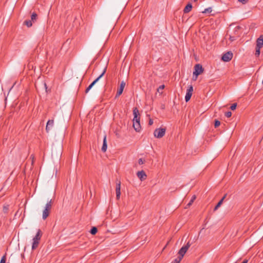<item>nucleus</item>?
<instances>
[{
    "mask_svg": "<svg viewBox=\"0 0 263 263\" xmlns=\"http://www.w3.org/2000/svg\"><path fill=\"white\" fill-rule=\"evenodd\" d=\"M52 206V200L50 199L49 201H48L45 207L44 210L43 211V219H45L48 216L49 214V211L51 209Z\"/></svg>",
    "mask_w": 263,
    "mask_h": 263,
    "instance_id": "1",
    "label": "nucleus"
},
{
    "mask_svg": "<svg viewBox=\"0 0 263 263\" xmlns=\"http://www.w3.org/2000/svg\"><path fill=\"white\" fill-rule=\"evenodd\" d=\"M165 131V128H157L154 132V137L157 138H161L164 136Z\"/></svg>",
    "mask_w": 263,
    "mask_h": 263,
    "instance_id": "2",
    "label": "nucleus"
},
{
    "mask_svg": "<svg viewBox=\"0 0 263 263\" xmlns=\"http://www.w3.org/2000/svg\"><path fill=\"white\" fill-rule=\"evenodd\" d=\"M203 69L201 65L199 64H196L194 66V71H193L194 76L197 77L199 74L202 73Z\"/></svg>",
    "mask_w": 263,
    "mask_h": 263,
    "instance_id": "3",
    "label": "nucleus"
},
{
    "mask_svg": "<svg viewBox=\"0 0 263 263\" xmlns=\"http://www.w3.org/2000/svg\"><path fill=\"white\" fill-rule=\"evenodd\" d=\"M191 244L189 241L184 246H183L179 251L178 254L181 256V257H183L189 248L190 247Z\"/></svg>",
    "mask_w": 263,
    "mask_h": 263,
    "instance_id": "4",
    "label": "nucleus"
},
{
    "mask_svg": "<svg viewBox=\"0 0 263 263\" xmlns=\"http://www.w3.org/2000/svg\"><path fill=\"white\" fill-rule=\"evenodd\" d=\"M233 58V53L231 51H228L226 53H224L223 55L221 57V60L224 62H229Z\"/></svg>",
    "mask_w": 263,
    "mask_h": 263,
    "instance_id": "5",
    "label": "nucleus"
},
{
    "mask_svg": "<svg viewBox=\"0 0 263 263\" xmlns=\"http://www.w3.org/2000/svg\"><path fill=\"white\" fill-rule=\"evenodd\" d=\"M193 91V87L192 85H190L187 89V92L185 96V100L186 102H188L190 100L192 95Z\"/></svg>",
    "mask_w": 263,
    "mask_h": 263,
    "instance_id": "6",
    "label": "nucleus"
},
{
    "mask_svg": "<svg viewBox=\"0 0 263 263\" xmlns=\"http://www.w3.org/2000/svg\"><path fill=\"white\" fill-rule=\"evenodd\" d=\"M107 67H106L102 73L95 80L88 86L89 88H91L93 86L104 76L105 73L106 72Z\"/></svg>",
    "mask_w": 263,
    "mask_h": 263,
    "instance_id": "7",
    "label": "nucleus"
},
{
    "mask_svg": "<svg viewBox=\"0 0 263 263\" xmlns=\"http://www.w3.org/2000/svg\"><path fill=\"white\" fill-rule=\"evenodd\" d=\"M125 86V83L124 81H122L120 83L119 88L118 89L117 94H116V97L120 96L122 93Z\"/></svg>",
    "mask_w": 263,
    "mask_h": 263,
    "instance_id": "8",
    "label": "nucleus"
},
{
    "mask_svg": "<svg viewBox=\"0 0 263 263\" xmlns=\"http://www.w3.org/2000/svg\"><path fill=\"white\" fill-rule=\"evenodd\" d=\"M137 177L142 181L146 178V174L143 171H138L137 173Z\"/></svg>",
    "mask_w": 263,
    "mask_h": 263,
    "instance_id": "9",
    "label": "nucleus"
},
{
    "mask_svg": "<svg viewBox=\"0 0 263 263\" xmlns=\"http://www.w3.org/2000/svg\"><path fill=\"white\" fill-rule=\"evenodd\" d=\"M121 182L119 181L118 183L116 184V197L118 200L120 197L121 195Z\"/></svg>",
    "mask_w": 263,
    "mask_h": 263,
    "instance_id": "10",
    "label": "nucleus"
},
{
    "mask_svg": "<svg viewBox=\"0 0 263 263\" xmlns=\"http://www.w3.org/2000/svg\"><path fill=\"white\" fill-rule=\"evenodd\" d=\"M256 47L261 48L263 47V35H260L256 40Z\"/></svg>",
    "mask_w": 263,
    "mask_h": 263,
    "instance_id": "11",
    "label": "nucleus"
},
{
    "mask_svg": "<svg viewBox=\"0 0 263 263\" xmlns=\"http://www.w3.org/2000/svg\"><path fill=\"white\" fill-rule=\"evenodd\" d=\"M54 125V120H49L48 121L46 127V130L47 132H49L50 129H51Z\"/></svg>",
    "mask_w": 263,
    "mask_h": 263,
    "instance_id": "12",
    "label": "nucleus"
},
{
    "mask_svg": "<svg viewBox=\"0 0 263 263\" xmlns=\"http://www.w3.org/2000/svg\"><path fill=\"white\" fill-rule=\"evenodd\" d=\"M107 145L106 141V136L105 135L103 138V143L101 148V150L103 152H105L107 150Z\"/></svg>",
    "mask_w": 263,
    "mask_h": 263,
    "instance_id": "13",
    "label": "nucleus"
},
{
    "mask_svg": "<svg viewBox=\"0 0 263 263\" xmlns=\"http://www.w3.org/2000/svg\"><path fill=\"white\" fill-rule=\"evenodd\" d=\"M133 127L136 132H139L141 130V125L140 122H133Z\"/></svg>",
    "mask_w": 263,
    "mask_h": 263,
    "instance_id": "14",
    "label": "nucleus"
},
{
    "mask_svg": "<svg viewBox=\"0 0 263 263\" xmlns=\"http://www.w3.org/2000/svg\"><path fill=\"white\" fill-rule=\"evenodd\" d=\"M192 8V4L191 3H189L184 8L183 11L184 13H188L191 10Z\"/></svg>",
    "mask_w": 263,
    "mask_h": 263,
    "instance_id": "15",
    "label": "nucleus"
},
{
    "mask_svg": "<svg viewBox=\"0 0 263 263\" xmlns=\"http://www.w3.org/2000/svg\"><path fill=\"white\" fill-rule=\"evenodd\" d=\"M39 243V240L33 239V243H32V250L35 249L37 247Z\"/></svg>",
    "mask_w": 263,
    "mask_h": 263,
    "instance_id": "16",
    "label": "nucleus"
},
{
    "mask_svg": "<svg viewBox=\"0 0 263 263\" xmlns=\"http://www.w3.org/2000/svg\"><path fill=\"white\" fill-rule=\"evenodd\" d=\"M226 196V195H225L220 200V201L218 202V203L216 204V206H215V211L218 208H219L220 206V205H221V204L223 202V201L224 200V199L225 198Z\"/></svg>",
    "mask_w": 263,
    "mask_h": 263,
    "instance_id": "17",
    "label": "nucleus"
},
{
    "mask_svg": "<svg viewBox=\"0 0 263 263\" xmlns=\"http://www.w3.org/2000/svg\"><path fill=\"white\" fill-rule=\"evenodd\" d=\"M134 118H136L137 117L140 116L139 110L137 108L135 107L133 109Z\"/></svg>",
    "mask_w": 263,
    "mask_h": 263,
    "instance_id": "18",
    "label": "nucleus"
},
{
    "mask_svg": "<svg viewBox=\"0 0 263 263\" xmlns=\"http://www.w3.org/2000/svg\"><path fill=\"white\" fill-rule=\"evenodd\" d=\"M196 198V197L195 195L193 196L191 199L190 200V202L186 205L185 208H187L190 207L192 204V203L195 200Z\"/></svg>",
    "mask_w": 263,
    "mask_h": 263,
    "instance_id": "19",
    "label": "nucleus"
},
{
    "mask_svg": "<svg viewBox=\"0 0 263 263\" xmlns=\"http://www.w3.org/2000/svg\"><path fill=\"white\" fill-rule=\"evenodd\" d=\"M41 231L40 230H39L36 235L33 239L40 240L41 239Z\"/></svg>",
    "mask_w": 263,
    "mask_h": 263,
    "instance_id": "20",
    "label": "nucleus"
},
{
    "mask_svg": "<svg viewBox=\"0 0 263 263\" xmlns=\"http://www.w3.org/2000/svg\"><path fill=\"white\" fill-rule=\"evenodd\" d=\"M212 11H213L212 8L209 7L208 8L205 9L202 12L203 13H205V14H209V13H211L212 12Z\"/></svg>",
    "mask_w": 263,
    "mask_h": 263,
    "instance_id": "21",
    "label": "nucleus"
},
{
    "mask_svg": "<svg viewBox=\"0 0 263 263\" xmlns=\"http://www.w3.org/2000/svg\"><path fill=\"white\" fill-rule=\"evenodd\" d=\"M24 24H25L28 27H30L32 25V21L26 20L24 22Z\"/></svg>",
    "mask_w": 263,
    "mask_h": 263,
    "instance_id": "22",
    "label": "nucleus"
},
{
    "mask_svg": "<svg viewBox=\"0 0 263 263\" xmlns=\"http://www.w3.org/2000/svg\"><path fill=\"white\" fill-rule=\"evenodd\" d=\"M37 18V14L35 13H33L31 16V20L32 22H34Z\"/></svg>",
    "mask_w": 263,
    "mask_h": 263,
    "instance_id": "23",
    "label": "nucleus"
},
{
    "mask_svg": "<svg viewBox=\"0 0 263 263\" xmlns=\"http://www.w3.org/2000/svg\"><path fill=\"white\" fill-rule=\"evenodd\" d=\"M261 48H258V47H256L255 48V56L256 57H259V55H260V50Z\"/></svg>",
    "mask_w": 263,
    "mask_h": 263,
    "instance_id": "24",
    "label": "nucleus"
},
{
    "mask_svg": "<svg viewBox=\"0 0 263 263\" xmlns=\"http://www.w3.org/2000/svg\"><path fill=\"white\" fill-rule=\"evenodd\" d=\"M97 229L96 227H93L90 230V233L92 235L96 234L97 233Z\"/></svg>",
    "mask_w": 263,
    "mask_h": 263,
    "instance_id": "25",
    "label": "nucleus"
},
{
    "mask_svg": "<svg viewBox=\"0 0 263 263\" xmlns=\"http://www.w3.org/2000/svg\"><path fill=\"white\" fill-rule=\"evenodd\" d=\"M164 87L165 86L164 85H160L157 89L158 92L159 93H162V91L164 88Z\"/></svg>",
    "mask_w": 263,
    "mask_h": 263,
    "instance_id": "26",
    "label": "nucleus"
},
{
    "mask_svg": "<svg viewBox=\"0 0 263 263\" xmlns=\"http://www.w3.org/2000/svg\"><path fill=\"white\" fill-rule=\"evenodd\" d=\"M182 258L183 257H181V256L179 255L176 259H175L174 262L175 263H179L181 261Z\"/></svg>",
    "mask_w": 263,
    "mask_h": 263,
    "instance_id": "27",
    "label": "nucleus"
},
{
    "mask_svg": "<svg viewBox=\"0 0 263 263\" xmlns=\"http://www.w3.org/2000/svg\"><path fill=\"white\" fill-rule=\"evenodd\" d=\"M220 125V122L217 120H215V128L219 126Z\"/></svg>",
    "mask_w": 263,
    "mask_h": 263,
    "instance_id": "28",
    "label": "nucleus"
},
{
    "mask_svg": "<svg viewBox=\"0 0 263 263\" xmlns=\"http://www.w3.org/2000/svg\"><path fill=\"white\" fill-rule=\"evenodd\" d=\"M236 106H237V103H233L232 104V105L230 107V108L232 110H234L236 109Z\"/></svg>",
    "mask_w": 263,
    "mask_h": 263,
    "instance_id": "29",
    "label": "nucleus"
},
{
    "mask_svg": "<svg viewBox=\"0 0 263 263\" xmlns=\"http://www.w3.org/2000/svg\"><path fill=\"white\" fill-rule=\"evenodd\" d=\"M133 122H140V116L137 117L136 118H134V119L133 120Z\"/></svg>",
    "mask_w": 263,
    "mask_h": 263,
    "instance_id": "30",
    "label": "nucleus"
},
{
    "mask_svg": "<svg viewBox=\"0 0 263 263\" xmlns=\"http://www.w3.org/2000/svg\"><path fill=\"white\" fill-rule=\"evenodd\" d=\"M225 116L227 118H229V117H230L232 116V112L231 111H227V112H226Z\"/></svg>",
    "mask_w": 263,
    "mask_h": 263,
    "instance_id": "31",
    "label": "nucleus"
},
{
    "mask_svg": "<svg viewBox=\"0 0 263 263\" xmlns=\"http://www.w3.org/2000/svg\"><path fill=\"white\" fill-rule=\"evenodd\" d=\"M144 162H145V161L144 160H143L142 158H140L138 160V163L140 165L143 164L144 163Z\"/></svg>",
    "mask_w": 263,
    "mask_h": 263,
    "instance_id": "32",
    "label": "nucleus"
},
{
    "mask_svg": "<svg viewBox=\"0 0 263 263\" xmlns=\"http://www.w3.org/2000/svg\"><path fill=\"white\" fill-rule=\"evenodd\" d=\"M229 40H230L231 42H233V41H235V40H236V38H235V36L230 35Z\"/></svg>",
    "mask_w": 263,
    "mask_h": 263,
    "instance_id": "33",
    "label": "nucleus"
},
{
    "mask_svg": "<svg viewBox=\"0 0 263 263\" xmlns=\"http://www.w3.org/2000/svg\"><path fill=\"white\" fill-rule=\"evenodd\" d=\"M0 263H6V258L5 256H3L1 259Z\"/></svg>",
    "mask_w": 263,
    "mask_h": 263,
    "instance_id": "34",
    "label": "nucleus"
},
{
    "mask_svg": "<svg viewBox=\"0 0 263 263\" xmlns=\"http://www.w3.org/2000/svg\"><path fill=\"white\" fill-rule=\"evenodd\" d=\"M239 2L242 3V4H246L248 2V0H238Z\"/></svg>",
    "mask_w": 263,
    "mask_h": 263,
    "instance_id": "35",
    "label": "nucleus"
},
{
    "mask_svg": "<svg viewBox=\"0 0 263 263\" xmlns=\"http://www.w3.org/2000/svg\"><path fill=\"white\" fill-rule=\"evenodd\" d=\"M153 124V120H152V119H150L149 120L148 124H149V125H152Z\"/></svg>",
    "mask_w": 263,
    "mask_h": 263,
    "instance_id": "36",
    "label": "nucleus"
},
{
    "mask_svg": "<svg viewBox=\"0 0 263 263\" xmlns=\"http://www.w3.org/2000/svg\"><path fill=\"white\" fill-rule=\"evenodd\" d=\"M90 90V88H89L88 87L86 88L85 92L86 93H87L89 90Z\"/></svg>",
    "mask_w": 263,
    "mask_h": 263,
    "instance_id": "37",
    "label": "nucleus"
},
{
    "mask_svg": "<svg viewBox=\"0 0 263 263\" xmlns=\"http://www.w3.org/2000/svg\"><path fill=\"white\" fill-rule=\"evenodd\" d=\"M248 259H245L241 263H248Z\"/></svg>",
    "mask_w": 263,
    "mask_h": 263,
    "instance_id": "38",
    "label": "nucleus"
},
{
    "mask_svg": "<svg viewBox=\"0 0 263 263\" xmlns=\"http://www.w3.org/2000/svg\"><path fill=\"white\" fill-rule=\"evenodd\" d=\"M197 78V77L193 76V80H196Z\"/></svg>",
    "mask_w": 263,
    "mask_h": 263,
    "instance_id": "39",
    "label": "nucleus"
},
{
    "mask_svg": "<svg viewBox=\"0 0 263 263\" xmlns=\"http://www.w3.org/2000/svg\"><path fill=\"white\" fill-rule=\"evenodd\" d=\"M240 28V27L239 26H237L235 28V29H236V31H237V29H239Z\"/></svg>",
    "mask_w": 263,
    "mask_h": 263,
    "instance_id": "40",
    "label": "nucleus"
},
{
    "mask_svg": "<svg viewBox=\"0 0 263 263\" xmlns=\"http://www.w3.org/2000/svg\"><path fill=\"white\" fill-rule=\"evenodd\" d=\"M44 87H45V89H47V86H46V84L45 83L44 84Z\"/></svg>",
    "mask_w": 263,
    "mask_h": 263,
    "instance_id": "41",
    "label": "nucleus"
},
{
    "mask_svg": "<svg viewBox=\"0 0 263 263\" xmlns=\"http://www.w3.org/2000/svg\"><path fill=\"white\" fill-rule=\"evenodd\" d=\"M31 158H32V159H33L34 157L32 155H31Z\"/></svg>",
    "mask_w": 263,
    "mask_h": 263,
    "instance_id": "42",
    "label": "nucleus"
}]
</instances>
